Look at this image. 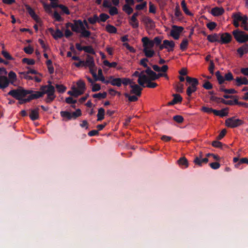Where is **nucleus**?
<instances>
[{
  "label": "nucleus",
  "instance_id": "1",
  "mask_svg": "<svg viewBox=\"0 0 248 248\" xmlns=\"http://www.w3.org/2000/svg\"><path fill=\"white\" fill-rule=\"evenodd\" d=\"M11 95L16 99L18 100V104L22 105L29 102L27 98H25L26 95L24 91V88L19 87L16 89H12L9 91L7 94Z\"/></svg>",
  "mask_w": 248,
  "mask_h": 248
},
{
  "label": "nucleus",
  "instance_id": "2",
  "mask_svg": "<svg viewBox=\"0 0 248 248\" xmlns=\"http://www.w3.org/2000/svg\"><path fill=\"white\" fill-rule=\"evenodd\" d=\"M232 34L235 40L239 43H246L248 41V34L242 31L237 29L233 31Z\"/></svg>",
  "mask_w": 248,
  "mask_h": 248
},
{
  "label": "nucleus",
  "instance_id": "3",
  "mask_svg": "<svg viewBox=\"0 0 248 248\" xmlns=\"http://www.w3.org/2000/svg\"><path fill=\"white\" fill-rule=\"evenodd\" d=\"M61 116L63 118H66L70 120L72 119H76L82 114L81 110L79 108L77 109L76 111L70 113L67 111H62L60 112Z\"/></svg>",
  "mask_w": 248,
  "mask_h": 248
},
{
  "label": "nucleus",
  "instance_id": "4",
  "mask_svg": "<svg viewBox=\"0 0 248 248\" xmlns=\"http://www.w3.org/2000/svg\"><path fill=\"white\" fill-rule=\"evenodd\" d=\"M243 123V121L239 119H236L234 117L228 118L225 121L226 125L231 128L237 127L242 125Z\"/></svg>",
  "mask_w": 248,
  "mask_h": 248
},
{
  "label": "nucleus",
  "instance_id": "5",
  "mask_svg": "<svg viewBox=\"0 0 248 248\" xmlns=\"http://www.w3.org/2000/svg\"><path fill=\"white\" fill-rule=\"evenodd\" d=\"M24 93L27 96L29 102L33 99H36L42 97V94L39 91H35L32 90H26L24 88Z\"/></svg>",
  "mask_w": 248,
  "mask_h": 248
},
{
  "label": "nucleus",
  "instance_id": "6",
  "mask_svg": "<svg viewBox=\"0 0 248 248\" xmlns=\"http://www.w3.org/2000/svg\"><path fill=\"white\" fill-rule=\"evenodd\" d=\"M184 30V28L181 26L173 25L172 29L170 31V35L175 40H178L180 37V34Z\"/></svg>",
  "mask_w": 248,
  "mask_h": 248
},
{
  "label": "nucleus",
  "instance_id": "7",
  "mask_svg": "<svg viewBox=\"0 0 248 248\" xmlns=\"http://www.w3.org/2000/svg\"><path fill=\"white\" fill-rule=\"evenodd\" d=\"M73 22L72 31L77 33H79L80 30L84 28V25L83 23L80 19L74 20Z\"/></svg>",
  "mask_w": 248,
  "mask_h": 248
},
{
  "label": "nucleus",
  "instance_id": "8",
  "mask_svg": "<svg viewBox=\"0 0 248 248\" xmlns=\"http://www.w3.org/2000/svg\"><path fill=\"white\" fill-rule=\"evenodd\" d=\"M232 40L231 34L228 32H224L220 34L219 43L222 44H229Z\"/></svg>",
  "mask_w": 248,
  "mask_h": 248
},
{
  "label": "nucleus",
  "instance_id": "9",
  "mask_svg": "<svg viewBox=\"0 0 248 248\" xmlns=\"http://www.w3.org/2000/svg\"><path fill=\"white\" fill-rule=\"evenodd\" d=\"M208 162V159L207 157L202 158V153H200L199 156H196L193 160V162L195 165L202 166V163L206 164Z\"/></svg>",
  "mask_w": 248,
  "mask_h": 248
},
{
  "label": "nucleus",
  "instance_id": "10",
  "mask_svg": "<svg viewBox=\"0 0 248 248\" xmlns=\"http://www.w3.org/2000/svg\"><path fill=\"white\" fill-rule=\"evenodd\" d=\"M145 73V71H142L141 74L138 80V82L139 85L143 87H145L144 85L145 83H147L149 80V78L147 76L144 74Z\"/></svg>",
  "mask_w": 248,
  "mask_h": 248
},
{
  "label": "nucleus",
  "instance_id": "11",
  "mask_svg": "<svg viewBox=\"0 0 248 248\" xmlns=\"http://www.w3.org/2000/svg\"><path fill=\"white\" fill-rule=\"evenodd\" d=\"M110 84L112 86L120 87L121 86V78H114L112 76L109 78V80L106 82V84Z\"/></svg>",
  "mask_w": 248,
  "mask_h": 248
},
{
  "label": "nucleus",
  "instance_id": "12",
  "mask_svg": "<svg viewBox=\"0 0 248 248\" xmlns=\"http://www.w3.org/2000/svg\"><path fill=\"white\" fill-rule=\"evenodd\" d=\"M130 87L131 88L130 91L131 94H134L138 96L141 95L142 89L139 85L137 84H131Z\"/></svg>",
  "mask_w": 248,
  "mask_h": 248
},
{
  "label": "nucleus",
  "instance_id": "13",
  "mask_svg": "<svg viewBox=\"0 0 248 248\" xmlns=\"http://www.w3.org/2000/svg\"><path fill=\"white\" fill-rule=\"evenodd\" d=\"M10 80L5 76H0V89H4L7 88L10 83Z\"/></svg>",
  "mask_w": 248,
  "mask_h": 248
},
{
  "label": "nucleus",
  "instance_id": "14",
  "mask_svg": "<svg viewBox=\"0 0 248 248\" xmlns=\"http://www.w3.org/2000/svg\"><path fill=\"white\" fill-rule=\"evenodd\" d=\"M145 72L148 76L150 80H155L158 79L157 74L153 71L150 67H148L145 70Z\"/></svg>",
  "mask_w": 248,
  "mask_h": 248
},
{
  "label": "nucleus",
  "instance_id": "15",
  "mask_svg": "<svg viewBox=\"0 0 248 248\" xmlns=\"http://www.w3.org/2000/svg\"><path fill=\"white\" fill-rule=\"evenodd\" d=\"M237 52L240 57H242L244 54L248 52V44L245 43L237 49Z\"/></svg>",
  "mask_w": 248,
  "mask_h": 248
},
{
  "label": "nucleus",
  "instance_id": "16",
  "mask_svg": "<svg viewBox=\"0 0 248 248\" xmlns=\"http://www.w3.org/2000/svg\"><path fill=\"white\" fill-rule=\"evenodd\" d=\"M224 12L222 7H216L211 9V14L214 16H217L223 15Z\"/></svg>",
  "mask_w": 248,
  "mask_h": 248
},
{
  "label": "nucleus",
  "instance_id": "17",
  "mask_svg": "<svg viewBox=\"0 0 248 248\" xmlns=\"http://www.w3.org/2000/svg\"><path fill=\"white\" fill-rule=\"evenodd\" d=\"M143 48H152L154 45L153 40H150L147 37H144L142 38Z\"/></svg>",
  "mask_w": 248,
  "mask_h": 248
},
{
  "label": "nucleus",
  "instance_id": "18",
  "mask_svg": "<svg viewBox=\"0 0 248 248\" xmlns=\"http://www.w3.org/2000/svg\"><path fill=\"white\" fill-rule=\"evenodd\" d=\"M186 79V82L190 84L191 87L197 88V86L198 85L199 82L197 78L187 76Z\"/></svg>",
  "mask_w": 248,
  "mask_h": 248
},
{
  "label": "nucleus",
  "instance_id": "19",
  "mask_svg": "<svg viewBox=\"0 0 248 248\" xmlns=\"http://www.w3.org/2000/svg\"><path fill=\"white\" fill-rule=\"evenodd\" d=\"M39 109L38 108L31 109V113L29 115V117L32 121H35L39 119Z\"/></svg>",
  "mask_w": 248,
  "mask_h": 248
},
{
  "label": "nucleus",
  "instance_id": "20",
  "mask_svg": "<svg viewBox=\"0 0 248 248\" xmlns=\"http://www.w3.org/2000/svg\"><path fill=\"white\" fill-rule=\"evenodd\" d=\"M84 66L89 67H95L93 58L89 55L87 56L86 61H84Z\"/></svg>",
  "mask_w": 248,
  "mask_h": 248
},
{
  "label": "nucleus",
  "instance_id": "21",
  "mask_svg": "<svg viewBox=\"0 0 248 248\" xmlns=\"http://www.w3.org/2000/svg\"><path fill=\"white\" fill-rule=\"evenodd\" d=\"M51 87L52 88V90L55 89L54 87L50 84L43 85L40 87V91H39V92L42 93V97H43L45 94H48L49 93V90H50Z\"/></svg>",
  "mask_w": 248,
  "mask_h": 248
},
{
  "label": "nucleus",
  "instance_id": "22",
  "mask_svg": "<svg viewBox=\"0 0 248 248\" xmlns=\"http://www.w3.org/2000/svg\"><path fill=\"white\" fill-rule=\"evenodd\" d=\"M172 96L173 98L171 101L168 103L169 105H174L182 102L183 98L180 94H173Z\"/></svg>",
  "mask_w": 248,
  "mask_h": 248
},
{
  "label": "nucleus",
  "instance_id": "23",
  "mask_svg": "<svg viewBox=\"0 0 248 248\" xmlns=\"http://www.w3.org/2000/svg\"><path fill=\"white\" fill-rule=\"evenodd\" d=\"M52 90V88L51 87L50 90H49V93L47 94V97L46 99V102L47 103H51L56 97V96L54 94L55 89L54 90Z\"/></svg>",
  "mask_w": 248,
  "mask_h": 248
},
{
  "label": "nucleus",
  "instance_id": "24",
  "mask_svg": "<svg viewBox=\"0 0 248 248\" xmlns=\"http://www.w3.org/2000/svg\"><path fill=\"white\" fill-rule=\"evenodd\" d=\"M236 85L240 87L242 85H247V78L246 77H236L235 79Z\"/></svg>",
  "mask_w": 248,
  "mask_h": 248
},
{
  "label": "nucleus",
  "instance_id": "25",
  "mask_svg": "<svg viewBox=\"0 0 248 248\" xmlns=\"http://www.w3.org/2000/svg\"><path fill=\"white\" fill-rule=\"evenodd\" d=\"M163 43L164 46H166L165 48H168V47L170 48V49L168 50V51H172L173 50V48L175 46V43L173 41L165 40L163 41Z\"/></svg>",
  "mask_w": 248,
  "mask_h": 248
},
{
  "label": "nucleus",
  "instance_id": "26",
  "mask_svg": "<svg viewBox=\"0 0 248 248\" xmlns=\"http://www.w3.org/2000/svg\"><path fill=\"white\" fill-rule=\"evenodd\" d=\"M142 22L146 25L149 26L151 29L154 28V24L153 20L148 16H144L142 19Z\"/></svg>",
  "mask_w": 248,
  "mask_h": 248
},
{
  "label": "nucleus",
  "instance_id": "27",
  "mask_svg": "<svg viewBox=\"0 0 248 248\" xmlns=\"http://www.w3.org/2000/svg\"><path fill=\"white\" fill-rule=\"evenodd\" d=\"M73 91H69L67 92V93L75 97H78V96L83 94L82 91H80L75 87L73 88Z\"/></svg>",
  "mask_w": 248,
  "mask_h": 248
},
{
  "label": "nucleus",
  "instance_id": "28",
  "mask_svg": "<svg viewBox=\"0 0 248 248\" xmlns=\"http://www.w3.org/2000/svg\"><path fill=\"white\" fill-rule=\"evenodd\" d=\"M218 34L217 33H214L212 35H208L207 36V39L209 42L211 43H214L216 42H219V40L218 39Z\"/></svg>",
  "mask_w": 248,
  "mask_h": 248
},
{
  "label": "nucleus",
  "instance_id": "29",
  "mask_svg": "<svg viewBox=\"0 0 248 248\" xmlns=\"http://www.w3.org/2000/svg\"><path fill=\"white\" fill-rule=\"evenodd\" d=\"M105 109L103 108H100L98 110L97 114V121H101L104 119Z\"/></svg>",
  "mask_w": 248,
  "mask_h": 248
},
{
  "label": "nucleus",
  "instance_id": "30",
  "mask_svg": "<svg viewBox=\"0 0 248 248\" xmlns=\"http://www.w3.org/2000/svg\"><path fill=\"white\" fill-rule=\"evenodd\" d=\"M79 33H80V35L79 36L80 37H85V38L89 37L91 34V32L90 31H89L86 29V28L85 27V26H84L83 29H81L80 30V32Z\"/></svg>",
  "mask_w": 248,
  "mask_h": 248
},
{
  "label": "nucleus",
  "instance_id": "31",
  "mask_svg": "<svg viewBox=\"0 0 248 248\" xmlns=\"http://www.w3.org/2000/svg\"><path fill=\"white\" fill-rule=\"evenodd\" d=\"M77 85L78 88V90L80 91H82L83 93L86 90L85 82L82 80H79L77 81Z\"/></svg>",
  "mask_w": 248,
  "mask_h": 248
},
{
  "label": "nucleus",
  "instance_id": "32",
  "mask_svg": "<svg viewBox=\"0 0 248 248\" xmlns=\"http://www.w3.org/2000/svg\"><path fill=\"white\" fill-rule=\"evenodd\" d=\"M97 80H100L105 84H106V82L108 81V80L105 79V77L103 75L102 70L101 68L99 69L98 70V76H97Z\"/></svg>",
  "mask_w": 248,
  "mask_h": 248
},
{
  "label": "nucleus",
  "instance_id": "33",
  "mask_svg": "<svg viewBox=\"0 0 248 248\" xmlns=\"http://www.w3.org/2000/svg\"><path fill=\"white\" fill-rule=\"evenodd\" d=\"M8 77L9 78L10 83L12 84H14V83L16 81V74L11 71H10L8 74Z\"/></svg>",
  "mask_w": 248,
  "mask_h": 248
},
{
  "label": "nucleus",
  "instance_id": "34",
  "mask_svg": "<svg viewBox=\"0 0 248 248\" xmlns=\"http://www.w3.org/2000/svg\"><path fill=\"white\" fill-rule=\"evenodd\" d=\"M216 76L217 77V80L218 81V83L220 85H222L225 82L224 77L222 76L220 74V72L219 71H217L216 72Z\"/></svg>",
  "mask_w": 248,
  "mask_h": 248
},
{
  "label": "nucleus",
  "instance_id": "35",
  "mask_svg": "<svg viewBox=\"0 0 248 248\" xmlns=\"http://www.w3.org/2000/svg\"><path fill=\"white\" fill-rule=\"evenodd\" d=\"M177 161L180 165L184 166L185 168L188 166V161L185 157H181Z\"/></svg>",
  "mask_w": 248,
  "mask_h": 248
},
{
  "label": "nucleus",
  "instance_id": "36",
  "mask_svg": "<svg viewBox=\"0 0 248 248\" xmlns=\"http://www.w3.org/2000/svg\"><path fill=\"white\" fill-rule=\"evenodd\" d=\"M106 30L110 33H115L117 32V28L110 24H108L106 26Z\"/></svg>",
  "mask_w": 248,
  "mask_h": 248
},
{
  "label": "nucleus",
  "instance_id": "37",
  "mask_svg": "<svg viewBox=\"0 0 248 248\" xmlns=\"http://www.w3.org/2000/svg\"><path fill=\"white\" fill-rule=\"evenodd\" d=\"M123 10L128 15L133 12V9L128 4H125L123 6Z\"/></svg>",
  "mask_w": 248,
  "mask_h": 248
},
{
  "label": "nucleus",
  "instance_id": "38",
  "mask_svg": "<svg viewBox=\"0 0 248 248\" xmlns=\"http://www.w3.org/2000/svg\"><path fill=\"white\" fill-rule=\"evenodd\" d=\"M143 51L147 58H151L153 57L155 54V51L153 50H149L146 47L143 48Z\"/></svg>",
  "mask_w": 248,
  "mask_h": 248
},
{
  "label": "nucleus",
  "instance_id": "39",
  "mask_svg": "<svg viewBox=\"0 0 248 248\" xmlns=\"http://www.w3.org/2000/svg\"><path fill=\"white\" fill-rule=\"evenodd\" d=\"M129 24L134 29H136L139 27V21L137 18H133V17H131Z\"/></svg>",
  "mask_w": 248,
  "mask_h": 248
},
{
  "label": "nucleus",
  "instance_id": "40",
  "mask_svg": "<svg viewBox=\"0 0 248 248\" xmlns=\"http://www.w3.org/2000/svg\"><path fill=\"white\" fill-rule=\"evenodd\" d=\"M52 35L55 39H58L62 37L63 33L59 29H57L54 33L52 34Z\"/></svg>",
  "mask_w": 248,
  "mask_h": 248
},
{
  "label": "nucleus",
  "instance_id": "41",
  "mask_svg": "<svg viewBox=\"0 0 248 248\" xmlns=\"http://www.w3.org/2000/svg\"><path fill=\"white\" fill-rule=\"evenodd\" d=\"M107 93L106 92L103 93H95L93 95V97L94 98H98L99 99H104L106 98Z\"/></svg>",
  "mask_w": 248,
  "mask_h": 248
},
{
  "label": "nucleus",
  "instance_id": "42",
  "mask_svg": "<svg viewBox=\"0 0 248 248\" xmlns=\"http://www.w3.org/2000/svg\"><path fill=\"white\" fill-rule=\"evenodd\" d=\"M181 6L183 11L187 15H191V13L189 11L186 7V4L185 0H183L181 2Z\"/></svg>",
  "mask_w": 248,
  "mask_h": 248
},
{
  "label": "nucleus",
  "instance_id": "43",
  "mask_svg": "<svg viewBox=\"0 0 248 248\" xmlns=\"http://www.w3.org/2000/svg\"><path fill=\"white\" fill-rule=\"evenodd\" d=\"M88 21L92 24H94L97 22H99V18L97 15H94L93 17H89Z\"/></svg>",
  "mask_w": 248,
  "mask_h": 248
},
{
  "label": "nucleus",
  "instance_id": "44",
  "mask_svg": "<svg viewBox=\"0 0 248 248\" xmlns=\"http://www.w3.org/2000/svg\"><path fill=\"white\" fill-rule=\"evenodd\" d=\"M188 44V42L187 39H184L180 44V47L182 51H185L186 49Z\"/></svg>",
  "mask_w": 248,
  "mask_h": 248
},
{
  "label": "nucleus",
  "instance_id": "45",
  "mask_svg": "<svg viewBox=\"0 0 248 248\" xmlns=\"http://www.w3.org/2000/svg\"><path fill=\"white\" fill-rule=\"evenodd\" d=\"M124 95L125 97L128 98L129 102H136L138 100L137 95H130L128 93H124Z\"/></svg>",
  "mask_w": 248,
  "mask_h": 248
},
{
  "label": "nucleus",
  "instance_id": "46",
  "mask_svg": "<svg viewBox=\"0 0 248 248\" xmlns=\"http://www.w3.org/2000/svg\"><path fill=\"white\" fill-rule=\"evenodd\" d=\"M83 48H84V51L87 53L93 55H94L95 54V51L92 46H85Z\"/></svg>",
  "mask_w": 248,
  "mask_h": 248
},
{
  "label": "nucleus",
  "instance_id": "47",
  "mask_svg": "<svg viewBox=\"0 0 248 248\" xmlns=\"http://www.w3.org/2000/svg\"><path fill=\"white\" fill-rule=\"evenodd\" d=\"M242 16H241V14L240 12H238L236 13H234L232 15V18L234 20L239 21H241L242 20Z\"/></svg>",
  "mask_w": 248,
  "mask_h": 248
},
{
  "label": "nucleus",
  "instance_id": "48",
  "mask_svg": "<svg viewBox=\"0 0 248 248\" xmlns=\"http://www.w3.org/2000/svg\"><path fill=\"white\" fill-rule=\"evenodd\" d=\"M242 16H241V14L240 12H238L236 13H234L232 15V18L234 20L239 21H241L242 20Z\"/></svg>",
  "mask_w": 248,
  "mask_h": 248
},
{
  "label": "nucleus",
  "instance_id": "49",
  "mask_svg": "<svg viewBox=\"0 0 248 248\" xmlns=\"http://www.w3.org/2000/svg\"><path fill=\"white\" fill-rule=\"evenodd\" d=\"M53 17L55 18L56 21L58 22H62L64 20V19L61 17V16L57 11H55L53 13Z\"/></svg>",
  "mask_w": 248,
  "mask_h": 248
},
{
  "label": "nucleus",
  "instance_id": "50",
  "mask_svg": "<svg viewBox=\"0 0 248 248\" xmlns=\"http://www.w3.org/2000/svg\"><path fill=\"white\" fill-rule=\"evenodd\" d=\"M1 54L7 60H13L14 58L11 56V55L6 51L2 50L1 51Z\"/></svg>",
  "mask_w": 248,
  "mask_h": 248
},
{
  "label": "nucleus",
  "instance_id": "51",
  "mask_svg": "<svg viewBox=\"0 0 248 248\" xmlns=\"http://www.w3.org/2000/svg\"><path fill=\"white\" fill-rule=\"evenodd\" d=\"M173 120L179 124L182 123L184 121V119L183 116L179 115L174 116Z\"/></svg>",
  "mask_w": 248,
  "mask_h": 248
},
{
  "label": "nucleus",
  "instance_id": "52",
  "mask_svg": "<svg viewBox=\"0 0 248 248\" xmlns=\"http://www.w3.org/2000/svg\"><path fill=\"white\" fill-rule=\"evenodd\" d=\"M56 88L57 91L60 93H63L65 92L66 88L63 85L56 84Z\"/></svg>",
  "mask_w": 248,
  "mask_h": 248
},
{
  "label": "nucleus",
  "instance_id": "53",
  "mask_svg": "<svg viewBox=\"0 0 248 248\" xmlns=\"http://www.w3.org/2000/svg\"><path fill=\"white\" fill-rule=\"evenodd\" d=\"M103 63L105 66H108L109 67H116L117 65V63L116 62H109L108 60H105L103 62Z\"/></svg>",
  "mask_w": 248,
  "mask_h": 248
},
{
  "label": "nucleus",
  "instance_id": "54",
  "mask_svg": "<svg viewBox=\"0 0 248 248\" xmlns=\"http://www.w3.org/2000/svg\"><path fill=\"white\" fill-rule=\"evenodd\" d=\"M132 81L130 79L128 78H121V85L123 84L124 86H127L128 84H131Z\"/></svg>",
  "mask_w": 248,
  "mask_h": 248
},
{
  "label": "nucleus",
  "instance_id": "55",
  "mask_svg": "<svg viewBox=\"0 0 248 248\" xmlns=\"http://www.w3.org/2000/svg\"><path fill=\"white\" fill-rule=\"evenodd\" d=\"M109 14L111 16H114V15H117L118 14V11L116 7H112V6H111V7H109Z\"/></svg>",
  "mask_w": 248,
  "mask_h": 248
},
{
  "label": "nucleus",
  "instance_id": "56",
  "mask_svg": "<svg viewBox=\"0 0 248 248\" xmlns=\"http://www.w3.org/2000/svg\"><path fill=\"white\" fill-rule=\"evenodd\" d=\"M224 77L225 80L226 81H230L233 79V76L231 72H228Z\"/></svg>",
  "mask_w": 248,
  "mask_h": 248
},
{
  "label": "nucleus",
  "instance_id": "57",
  "mask_svg": "<svg viewBox=\"0 0 248 248\" xmlns=\"http://www.w3.org/2000/svg\"><path fill=\"white\" fill-rule=\"evenodd\" d=\"M197 90V88H195L193 87H191V86H189L186 90V94L188 96H190L192 93L195 92Z\"/></svg>",
  "mask_w": 248,
  "mask_h": 248
},
{
  "label": "nucleus",
  "instance_id": "58",
  "mask_svg": "<svg viewBox=\"0 0 248 248\" xmlns=\"http://www.w3.org/2000/svg\"><path fill=\"white\" fill-rule=\"evenodd\" d=\"M162 37L160 36H156L155 37L153 40L154 45H155V44L156 46L160 45L162 41Z\"/></svg>",
  "mask_w": 248,
  "mask_h": 248
},
{
  "label": "nucleus",
  "instance_id": "59",
  "mask_svg": "<svg viewBox=\"0 0 248 248\" xmlns=\"http://www.w3.org/2000/svg\"><path fill=\"white\" fill-rule=\"evenodd\" d=\"M26 9L27 10L28 13L32 17H35V13L34 10L29 5H26Z\"/></svg>",
  "mask_w": 248,
  "mask_h": 248
},
{
  "label": "nucleus",
  "instance_id": "60",
  "mask_svg": "<svg viewBox=\"0 0 248 248\" xmlns=\"http://www.w3.org/2000/svg\"><path fill=\"white\" fill-rule=\"evenodd\" d=\"M100 18H99V22H105L108 18H109V16L106 14L102 13L99 16Z\"/></svg>",
  "mask_w": 248,
  "mask_h": 248
},
{
  "label": "nucleus",
  "instance_id": "61",
  "mask_svg": "<svg viewBox=\"0 0 248 248\" xmlns=\"http://www.w3.org/2000/svg\"><path fill=\"white\" fill-rule=\"evenodd\" d=\"M22 62L23 63H26L28 65H33L35 63V61L33 59H30L26 58L22 59Z\"/></svg>",
  "mask_w": 248,
  "mask_h": 248
},
{
  "label": "nucleus",
  "instance_id": "62",
  "mask_svg": "<svg viewBox=\"0 0 248 248\" xmlns=\"http://www.w3.org/2000/svg\"><path fill=\"white\" fill-rule=\"evenodd\" d=\"M60 8L62 10V11L63 12V13H64L67 15H69L70 14V12L68 8H67V7H66L62 4H60Z\"/></svg>",
  "mask_w": 248,
  "mask_h": 248
},
{
  "label": "nucleus",
  "instance_id": "63",
  "mask_svg": "<svg viewBox=\"0 0 248 248\" xmlns=\"http://www.w3.org/2000/svg\"><path fill=\"white\" fill-rule=\"evenodd\" d=\"M217 24L214 22H210L207 24V27L210 30L213 31L217 27Z\"/></svg>",
  "mask_w": 248,
  "mask_h": 248
},
{
  "label": "nucleus",
  "instance_id": "64",
  "mask_svg": "<svg viewBox=\"0 0 248 248\" xmlns=\"http://www.w3.org/2000/svg\"><path fill=\"white\" fill-rule=\"evenodd\" d=\"M44 8L46 13H47L48 14H50L52 13V7L50 6V5L47 4L46 3L44 4Z\"/></svg>",
  "mask_w": 248,
  "mask_h": 248
}]
</instances>
